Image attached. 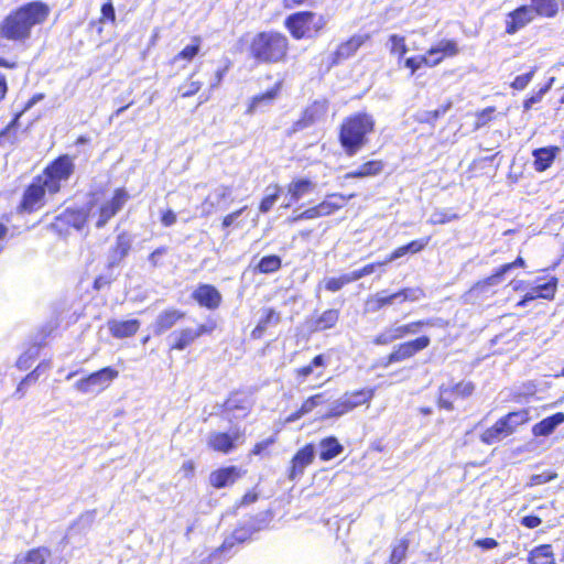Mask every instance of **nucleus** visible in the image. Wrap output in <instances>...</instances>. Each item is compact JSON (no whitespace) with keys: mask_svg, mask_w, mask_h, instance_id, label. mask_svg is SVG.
I'll return each instance as SVG.
<instances>
[{"mask_svg":"<svg viewBox=\"0 0 564 564\" xmlns=\"http://www.w3.org/2000/svg\"><path fill=\"white\" fill-rule=\"evenodd\" d=\"M243 437L245 434L239 427H235L230 433L210 432L207 436V445L215 452L228 454L238 443L243 442Z\"/></svg>","mask_w":564,"mask_h":564,"instance_id":"11","label":"nucleus"},{"mask_svg":"<svg viewBox=\"0 0 564 564\" xmlns=\"http://www.w3.org/2000/svg\"><path fill=\"white\" fill-rule=\"evenodd\" d=\"M96 518V510L86 511L80 514L67 529L61 543L82 546L85 543V535L91 528Z\"/></svg>","mask_w":564,"mask_h":564,"instance_id":"10","label":"nucleus"},{"mask_svg":"<svg viewBox=\"0 0 564 564\" xmlns=\"http://www.w3.org/2000/svg\"><path fill=\"white\" fill-rule=\"evenodd\" d=\"M51 555L52 552L48 547L40 546L18 554L13 564H45Z\"/></svg>","mask_w":564,"mask_h":564,"instance_id":"29","label":"nucleus"},{"mask_svg":"<svg viewBox=\"0 0 564 564\" xmlns=\"http://www.w3.org/2000/svg\"><path fill=\"white\" fill-rule=\"evenodd\" d=\"M408 547L409 541L405 539L400 540L391 552L390 564H399L405 557Z\"/></svg>","mask_w":564,"mask_h":564,"instance_id":"54","label":"nucleus"},{"mask_svg":"<svg viewBox=\"0 0 564 564\" xmlns=\"http://www.w3.org/2000/svg\"><path fill=\"white\" fill-rule=\"evenodd\" d=\"M288 51V37L275 31L259 32L252 37L249 46L250 56L262 64L283 62Z\"/></svg>","mask_w":564,"mask_h":564,"instance_id":"3","label":"nucleus"},{"mask_svg":"<svg viewBox=\"0 0 564 564\" xmlns=\"http://www.w3.org/2000/svg\"><path fill=\"white\" fill-rule=\"evenodd\" d=\"M375 130V119L367 112H357L344 119L339 129V143L347 156L356 155Z\"/></svg>","mask_w":564,"mask_h":564,"instance_id":"2","label":"nucleus"},{"mask_svg":"<svg viewBox=\"0 0 564 564\" xmlns=\"http://www.w3.org/2000/svg\"><path fill=\"white\" fill-rule=\"evenodd\" d=\"M339 319L338 310H326L317 318L310 323L312 332H323L333 328Z\"/></svg>","mask_w":564,"mask_h":564,"instance_id":"34","label":"nucleus"},{"mask_svg":"<svg viewBox=\"0 0 564 564\" xmlns=\"http://www.w3.org/2000/svg\"><path fill=\"white\" fill-rule=\"evenodd\" d=\"M532 9L539 15L553 18L558 11V3L556 0H532Z\"/></svg>","mask_w":564,"mask_h":564,"instance_id":"44","label":"nucleus"},{"mask_svg":"<svg viewBox=\"0 0 564 564\" xmlns=\"http://www.w3.org/2000/svg\"><path fill=\"white\" fill-rule=\"evenodd\" d=\"M328 111V101L326 99L314 100L307 106L299 120H296L289 130V135L314 126L325 119Z\"/></svg>","mask_w":564,"mask_h":564,"instance_id":"9","label":"nucleus"},{"mask_svg":"<svg viewBox=\"0 0 564 564\" xmlns=\"http://www.w3.org/2000/svg\"><path fill=\"white\" fill-rule=\"evenodd\" d=\"M380 265L381 264H379V262L378 263H369L361 269L349 272L350 278H351L352 282H355L364 276L370 275L371 273L375 272L376 268L380 267Z\"/></svg>","mask_w":564,"mask_h":564,"instance_id":"60","label":"nucleus"},{"mask_svg":"<svg viewBox=\"0 0 564 564\" xmlns=\"http://www.w3.org/2000/svg\"><path fill=\"white\" fill-rule=\"evenodd\" d=\"M536 13L529 6H521L514 11L508 14L506 21V32L508 34H514L528 23H530Z\"/></svg>","mask_w":564,"mask_h":564,"instance_id":"19","label":"nucleus"},{"mask_svg":"<svg viewBox=\"0 0 564 564\" xmlns=\"http://www.w3.org/2000/svg\"><path fill=\"white\" fill-rule=\"evenodd\" d=\"M328 23V18L323 14H316V18L310 23L313 37L317 35Z\"/></svg>","mask_w":564,"mask_h":564,"instance_id":"62","label":"nucleus"},{"mask_svg":"<svg viewBox=\"0 0 564 564\" xmlns=\"http://www.w3.org/2000/svg\"><path fill=\"white\" fill-rule=\"evenodd\" d=\"M390 43V53L395 54L399 58H402L408 53V46L405 44V39L398 34H392L389 37Z\"/></svg>","mask_w":564,"mask_h":564,"instance_id":"51","label":"nucleus"},{"mask_svg":"<svg viewBox=\"0 0 564 564\" xmlns=\"http://www.w3.org/2000/svg\"><path fill=\"white\" fill-rule=\"evenodd\" d=\"M282 267V259L276 254H270L261 258L257 263L254 271L263 274L278 272Z\"/></svg>","mask_w":564,"mask_h":564,"instance_id":"40","label":"nucleus"},{"mask_svg":"<svg viewBox=\"0 0 564 564\" xmlns=\"http://www.w3.org/2000/svg\"><path fill=\"white\" fill-rule=\"evenodd\" d=\"M48 7L40 1L30 2L9 14L0 26L2 37L23 41L30 36L31 29L45 21Z\"/></svg>","mask_w":564,"mask_h":564,"instance_id":"1","label":"nucleus"},{"mask_svg":"<svg viewBox=\"0 0 564 564\" xmlns=\"http://www.w3.org/2000/svg\"><path fill=\"white\" fill-rule=\"evenodd\" d=\"M192 42H193L192 44L186 45L174 57V62H176L178 59H185L187 62H191L199 53L202 39L199 36H194Z\"/></svg>","mask_w":564,"mask_h":564,"instance_id":"47","label":"nucleus"},{"mask_svg":"<svg viewBox=\"0 0 564 564\" xmlns=\"http://www.w3.org/2000/svg\"><path fill=\"white\" fill-rule=\"evenodd\" d=\"M192 297L208 310H216L223 300L220 292L212 284H199L192 293Z\"/></svg>","mask_w":564,"mask_h":564,"instance_id":"18","label":"nucleus"},{"mask_svg":"<svg viewBox=\"0 0 564 564\" xmlns=\"http://www.w3.org/2000/svg\"><path fill=\"white\" fill-rule=\"evenodd\" d=\"M533 74H534V70H531L529 73L517 76L513 79L511 87L514 89H518V90L524 89L531 82Z\"/></svg>","mask_w":564,"mask_h":564,"instance_id":"61","label":"nucleus"},{"mask_svg":"<svg viewBox=\"0 0 564 564\" xmlns=\"http://www.w3.org/2000/svg\"><path fill=\"white\" fill-rule=\"evenodd\" d=\"M452 107V102L441 106L433 111H422L417 115V120L425 123H434L440 117L444 116Z\"/></svg>","mask_w":564,"mask_h":564,"instance_id":"49","label":"nucleus"},{"mask_svg":"<svg viewBox=\"0 0 564 564\" xmlns=\"http://www.w3.org/2000/svg\"><path fill=\"white\" fill-rule=\"evenodd\" d=\"M319 458L324 462L330 460L338 456L344 447L339 444L336 437L329 436L321 441Z\"/></svg>","mask_w":564,"mask_h":564,"instance_id":"37","label":"nucleus"},{"mask_svg":"<svg viewBox=\"0 0 564 564\" xmlns=\"http://www.w3.org/2000/svg\"><path fill=\"white\" fill-rule=\"evenodd\" d=\"M315 186V183L306 178L296 180L290 183L288 188L290 200L284 204V207H290L292 203L300 200L306 194L313 192Z\"/></svg>","mask_w":564,"mask_h":564,"instance_id":"32","label":"nucleus"},{"mask_svg":"<svg viewBox=\"0 0 564 564\" xmlns=\"http://www.w3.org/2000/svg\"><path fill=\"white\" fill-rule=\"evenodd\" d=\"M129 197L124 188H117L112 198L101 205L96 227H105L106 224L122 209Z\"/></svg>","mask_w":564,"mask_h":564,"instance_id":"15","label":"nucleus"},{"mask_svg":"<svg viewBox=\"0 0 564 564\" xmlns=\"http://www.w3.org/2000/svg\"><path fill=\"white\" fill-rule=\"evenodd\" d=\"M118 375L116 369L106 367L78 380L75 388L82 393L99 392L106 389Z\"/></svg>","mask_w":564,"mask_h":564,"instance_id":"7","label":"nucleus"},{"mask_svg":"<svg viewBox=\"0 0 564 564\" xmlns=\"http://www.w3.org/2000/svg\"><path fill=\"white\" fill-rule=\"evenodd\" d=\"M351 409L347 402V400L344 398H339L335 402L332 403L329 410L322 416L323 419H332V417H339L348 412H350Z\"/></svg>","mask_w":564,"mask_h":564,"instance_id":"46","label":"nucleus"},{"mask_svg":"<svg viewBox=\"0 0 564 564\" xmlns=\"http://www.w3.org/2000/svg\"><path fill=\"white\" fill-rule=\"evenodd\" d=\"M75 164L70 156L61 155L48 164L41 175V184L50 195L58 193L74 173Z\"/></svg>","mask_w":564,"mask_h":564,"instance_id":"5","label":"nucleus"},{"mask_svg":"<svg viewBox=\"0 0 564 564\" xmlns=\"http://www.w3.org/2000/svg\"><path fill=\"white\" fill-rule=\"evenodd\" d=\"M88 215L84 209H65L54 218L51 228L61 236H67L69 229L74 228L80 231L86 223Z\"/></svg>","mask_w":564,"mask_h":564,"instance_id":"8","label":"nucleus"},{"mask_svg":"<svg viewBox=\"0 0 564 564\" xmlns=\"http://www.w3.org/2000/svg\"><path fill=\"white\" fill-rule=\"evenodd\" d=\"M197 339V334L194 333V328L185 327L178 330H174L167 337L170 341L171 350H184Z\"/></svg>","mask_w":564,"mask_h":564,"instance_id":"26","label":"nucleus"},{"mask_svg":"<svg viewBox=\"0 0 564 564\" xmlns=\"http://www.w3.org/2000/svg\"><path fill=\"white\" fill-rule=\"evenodd\" d=\"M316 18V13L312 11H301L289 15L285 19V28L290 31L295 40L312 39L310 23Z\"/></svg>","mask_w":564,"mask_h":564,"instance_id":"14","label":"nucleus"},{"mask_svg":"<svg viewBox=\"0 0 564 564\" xmlns=\"http://www.w3.org/2000/svg\"><path fill=\"white\" fill-rule=\"evenodd\" d=\"M314 457L315 448L312 444H307L301 448L292 458L289 478L294 480L299 476L303 475L305 467L313 462Z\"/></svg>","mask_w":564,"mask_h":564,"instance_id":"22","label":"nucleus"},{"mask_svg":"<svg viewBox=\"0 0 564 564\" xmlns=\"http://www.w3.org/2000/svg\"><path fill=\"white\" fill-rule=\"evenodd\" d=\"M560 152L558 147H545L533 151L534 169L539 172L547 170Z\"/></svg>","mask_w":564,"mask_h":564,"instance_id":"30","label":"nucleus"},{"mask_svg":"<svg viewBox=\"0 0 564 564\" xmlns=\"http://www.w3.org/2000/svg\"><path fill=\"white\" fill-rule=\"evenodd\" d=\"M368 39L369 35L355 34L349 40L340 43L332 54V65H338L354 56Z\"/></svg>","mask_w":564,"mask_h":564,"instance_id":"17","label":"nucleus"},{"mask_svg":"<svg viewBox=\"0 0 564 564\" xmlns=\"http://www.w3.org/2000/svg\"><path fill=\"white\" fill-rule=\"evenodd\" d=\"M326 367V359L324 355H317L313 358V360L307 365L296 370V377L299 379L304 380L308 376L316 372V377L319 378L323 375V369Z\"/></svg>","mask_w":564,"mask_h":564,"instance_id":"38","label":"nucleus"},{"mask_svg":"<svg viewBox=\"0 0 564 564\" xmlns=\"http://www.w3.org/2000/svg\"><path fill=\"white\" fill-rule=\"evenodd\" d=\"M240 476V470L236 466L224 467L213 471L209 476V482L215 488H225L232 485Z\"/></svg>","mask_w":564,"mask_h":564,"instance_id":"25","label":"nucleus"},{"mask_svg":"<svg viewBox=\"0 0 564 564\" xmlns=\"http://www.w3.org/2000/svg\"><path fill=\"white\" fill-rule=\"evenodd\" d=\"M506 274V272L501 271V267H499L494 274L475 283L471 291L480 293L487 292L489 288L499 285L503 281Z\"/></svg>","mask_w":564,"mask_h":564,"instance_id":"42","label":"nucleus"},{"mask_svg":"<svg viewBox=\"0 0 564 564\" xmlns=\"http://www.w3.org/2000/svg\"><path fill=\"white\" fill-rule=\"evenodd\" d=\"M46 189L41 184V177H34L32 183L24 189L22 199L18 207L19 212L31 214L44 205Z\"/></svg>","mask_w":564,"mask_h":564,"instance_id":"12","label":"nucleus"},{"mask_svg":"<svg viewBox=\"0 0 564 564\" xmlns=\"http://www.w3.org/2000/svg\"><path fill=\"white\" fill-rule=\"evenodd\" d=\"M140 321L139 319H128V321H120V319H110L107 323L109 333L115 338H128L132 337L137 334V332L140 328Z\"/></svg>","mask_w":564,"mask_h":564,"instance_id":"24","label":"nucleus"},{"mask_svg":"<svg viewBox=\"0 0 564 564\" xmlns=\"http://www.w3.org/2000/svg\"><path fill=\"white\" fill-rule=\"evenodd\" d=\"M557 286V279L552 276L547 282L543 284H539L533 288L534 293L538 294V297L551 300L554 297L555 291Z\"/></svg>","mask_w":564,"mask_h":564,"instance_id":"48","label":"nucleus"},{"mask_svg":"<svg viewBox=\"0 0 564 564\" xmlns=\"http://www.w3.org/2000/svg\"><path fill=\"white\" fill-rule=\"evenodd\" d=\"M132 246V239L129 234L121 232L117 236L115 245L110 248L107 265L115 268L129 254Z\"/></svg>","mask_w":564,"mask_h":564,"instance_id":"20","label":"nucleus"},{"mask_svg":"<svg viewBox=\"0 0 564 564\" xmlns=\"http://www.w3.org/2000/svg\"><path fill=\"white\" fill-rule=\"evenodd\" d=\"M75 164L70 156L61 155L48 164L41 175V184L50 195L58 193L74 173Z\"/></svg>","mask_w":564,"mask_h":564,"instance_id":"4","label":"nucleus"},{"mask_svg":"<svg viewBox=\"0 0 564 564\" xmlns=\"http://www.w3.org/2000/svg\"><path fill=\"white\" fill-rule=\"evenodd\" d=\"M403 290V301L416 302L424 297V292L420 288H405Z\"/></svg>","mask_w":564,"mask_h":564,"instance_id":"64","label":"nucleus"},{"mask_svg":"<svg viewBox=\"0 0 564 564\" xmlns=\"http://www.w3.org/2000/svg\"><path fill=\"white\" fill-rule=\"evenodd\" d=\"M562 423H564V413L557 412L534 424L532 427V433L535 436H547L552 434L554 430Z\"/></svg>","mask_w":564,"mask_h":564,"instance_id":"31","label":"nucleus"},{"mask_svg":"<svg viewBox=\"0 0 564 564\" xmlns=\"http://www.w3.org/2000/svg\"><path fill=\"white\" fill-rule=\"evenodd\" d=\"M325 401L326 400H325V394L324 393H317L315 395L310 397L302 404V413H310L316 406L323 404Z\"/></svg>","mask_w":564,"mask_h":564,"instance_id":"59","label":"nucleus"},{"mask_svg":"<svg viewBox=\"0 0 564 564\" xmlns=\"http://www.w3.org/2000/svg\"><path fill=\"white\" fill-rule=\"evenodd\" d=\"M169 252L167 247L156 248L149 257L148 261L150 262L152 268H158L161 265V259Z\"/></svg>","mask_w":564,"mask_h":564,"instance_id":"63","label":"nucleus"},{"mask_svg":"<svg viewBox=\"0 0 564 564\" xmlns=\"http://www.w3.org/2000/svg\"><path fill=\"white\" fill-rule=\"evenodd\" d=\"M392 304H393V297H391V294L383 295V292L378 293L376 295L375 300H371L368 302V305L370 306V310L372 312H377V311L381 310L382 307H384L387 305H392Z\"/></svg>","mask_w":564,"mask_h":564,"instance_id":"57","label":"nucleus"},{"mask_svg":"<svg viewBox=\"0 0 564 564\" xmlns=\"http://www.w3.org/2000/svg\"><path fill=\"white\" fill-rule=\"evenodd\" d=\"M281 322V315L272 307H265L262 311V316L259 324L267 329L271 326H276Z\"/></svg>","mask_w":564,"mask_h":564,"instance_id":"52","label":"nucleus"},{"mask_svg":"<svg viewBox=\"0 0 564 564\" xmlns=\"http://www.w3.org/2000/svg\"><path fill=\"white\" fill-rule=\"evenodd\" d=\"M352 280L349 273L341 274L338 278H329L325 280V289L329 292H337L346 284L351 283Z\"/></svg>","mask_w":564,"mask_h":564,"instance_id":"53","label":"nucleus"},{"mask_svg":"<svg viewBox=\"0 0 564 564\" xmlns=\"http://www.w3.org/2000/svg\"><path fill=\"white\" fill-rule=\"evenodd\" d=\"M384 164L382 161L372 160L364 163L357 170L348 172L344 175L345 180L349 178H364L369 176H376L382 172Z\"/></svg>","mask_w":564,"mask_h":564,"instance_id":"33","label":"nucleus"},{"mask_svg":"<svg viewBox=\"0 0 564 564\" xmlns=\"http://www.w3.org/2000/svg\"><path fill=\"white\" fill-rule=\"evenodd\" d=\"M529 420V413L525 410L510 412L503 417L501 421L506 423V427L510 429V434H512L517 426L525 423Z\"/></svg>","mask_w":564,"mask_h":564,"instance_id":"45","label":"nucleus"},{"mask_svg":"<svg viewBox=\"0 0 564 564\" xmlns=\"http://www.w3.org/2000/svg\"><path fill=\"white\" fill-rule=\"evenodd\" d=\"M373 397V390L361 389L354 392H346L344 398L347 400L351 410L355 408L368 403Z\"/></svg>","mask_w":564,"mask_h":564,"instance_id":"43","label":"nucleus"},{"mask_svg":"<svg viewBox=\"0 0 564 564\" xmlns=\"http://www.w3.org/2000/svg\"><path fill=\"white\" fill-rule=\"evenodd\" d=\"M185 315V312L173 307L160 312L151 325L153 334L155 336L163 335L172 329Z\"/></svg>","mask_w":564,"mask_h":564,"instance_id":"16","label":"nucleus"},{"mask_svg":"<svg viewBox=\"0 0 564 564\" xmlns=\"http://www.w3.org/2000/svg\"><path fill=\"white\" fill-rule=\"evenodd\" d=\"M231 196V189L227 186L216 187L202 203V215L209 216L217 209L224 208V203Z\"/></svg>","mask_w":564,"mask_h":564,"instance_id":"21","label":"nucleus"},{"mask_svg":"<svg viewBox=\"0 0 564 564\" xmlns=\"http://www.w3.org/2000/svg\"><path fill=\"white\" fill-rule=\"evenodd\" d=\"M430 57L442 54L444 56H455L458 54V46L454 40H442L436 45L432 46L427 53Z\"/></svg>","mask_w":564,"mask_h":564,"instance_id":"41","label":"nucleus"},{"mask_svg":"<svg viewBox=\"0 0 564 564\" xmlns=\"http://www.w3.org/2000/svg\"><path fill=\"white\" fill-rule=\"evenodd\" d=\"M22 112H18L13 119L0 131V148H13L19 142L20 118Z\"/></svg>","mask_w":564,"mask_h":564,"instance_id":"28","label":"nucleus"},{"mask_svg":"<svg viewBox=\"0 0 564 564\" xmlns=\"http://www.w3.org/2000/svg\"><path fill=\"white\" fill-rule=\"evenodd\" d=\"M282 87L283 80H279L271 89L252 97L247 113L252 115L259 110H263V108L270 107L279 97Z\"/></svg>","mask_w":564,"mask_h":564,"instance_id":"23","label":"nucleus"},{"mask_svg":"<svg viewBox=\"0 0 564 564\" xmlns=\"http://www.w3.org/2000/svg\"><path fill=\"white\" fill-rule=\"evenodd\" d=\"M431 344L429 336H421L413 340L395 345L392 351L380 361L381 367H389L392 364L402 362L415 356L419 351L427 348Z\"/></svg>","mask_w":564,"mask_h":564,"instance_id":"6","label":"nucleus"},{"mask_svg":"<svg viewBox=\"0 0 564 564\" xmlns=\"http://www.w3.org/2000/svg\"><path fill=\"white\" fill-rule=\"evenodd\" d=\"M510 435V429L506 427V423L499 419L491 427L481 434V441L488 445L495 444Z\"/></svg>","mask_w":564,"mask_h":564,"instance_id":"36","label":"nucleus"},{"mask_svg":"<svg viewBox=\"0 0 564 564\" xmlns=\"http://www.w3.org/2000/svg\"><path fill=\"white\" fill-rule=\"evenodd\" d=\"M257 531L258 528L251 522L247 523L243 527L237 528L230 536L225 539L223 545L220 546V552H229L236 545V543H243L245 541L250 539L251 535Z\"/></svg>","mask_w":564,"mask_h":564,"instance_id":"27","label":"nucleus"},{"mask_svg":"<svg viewBox=\"0 0 564 564\" xmlns=\"http://www.w3.org/2000/svg\"><path fill=\"white\" fill-rule=\"evenodd\" d=\"M528 562L530 564H555V557L550 544L535 546L529 552Z\"/></svg>","mask_w":564,"mask_h":564,"instance_id":"35","label":"nucleus"},{"mask_svg":"<svg viewBox=\"0 0 564 564\" xmlns=\"http://www.w3.org/2000/svg\"><path fill=\"white\" fill-rule=\"evenodd\" d=\"M37 356V348L33 347L26 350L24 354H22L19 359L17 360V367L20 370H26L31 367L32 361Z\"/></svg>","mask_w":564,"mask_h":564,"instance_id":"56","label":"nucleus"},{"mask_svg":"<svg viewBox=\"0 0 564 564\" xmlns=\"http://www.w3.org/2000/svg\"><path fill=\"white\" fill-rule=\"evenodd\" d=\"M441 319L440 318H430V319H423V321H416L412 322L405 325H402L404 335L410 334H416L421 327L427 326V327H434L440 326Z\"/></svg>","mask_w":564,"mask_h":564,"instance_id":"50","label":"nucleus"},{"mask_svg":"<svg viewBox=\"0 0 564 564\" xmlns=\"http://www.w3.org/2000/svg\"><path fill=\"white\" fill-rule=\"evenodd\" d=\"M454 219H457V215L456 214H449L447 212H444V210H435L430 219H429V223L430 224H433V225H442V224H446V223H449Z\"/></svg>","mask_w":564,"mask_h":564,"instance_id":"58","label":"nucleus"},{"mask_svg":"<svg viewBox=\"0 0 564 564\" xmlns=\"http://www.w3.org/2000/svg\"><path fill=\"white\" fill-rule=\"evenodd\" d=\"M475 391V384L471 381H460L453 386L442 384L440 387L438 405L447 411L454 410L452 398L466 399Z\"/></svg>","mask_w":564,"mask_h":564,"instance_id":"13","label":"nucleus"},{"mask_svg":"<svg viewBox=\"0 0 564 564\" xmlns=\"http://www.w3.org/2000/svg\"><path fill=\"white\" fill-rule=\"evenodd\" d=\"M280 191H281L280 187L278 185H275L272 187V192L267 194L262 198L260 206H259V209L261 213H268L273 207V205L275 204V202L279 198Z\"/></svg>","mask_w":564,"mask_h":564,"instance_id":"55","label":"nucleus"},{"mask_svg":"<svg viewBox=\"0 0 564 564\" xmlns=\"http://www.w3.org/2000/svg\"><path fill=\"white\" fill-rule=\"evenodd\" d=\"M328 197L329 199L316 205L319 217L332 215L335 210L341 208L346 202V198L340 194H333Z\"/></svg>","mask_w":564,"mask_h":564,"instance_id":"39","label":"nucleus"}]
</instances>
